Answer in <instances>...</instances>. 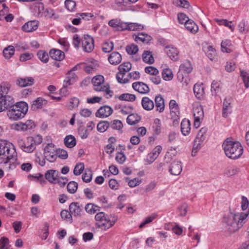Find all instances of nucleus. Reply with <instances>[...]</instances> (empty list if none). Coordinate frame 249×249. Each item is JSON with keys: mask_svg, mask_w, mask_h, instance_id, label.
<instances>
[{"mask_svg": "<svg viewBox=\"0 0 249 249\" xmlns=\"http://www.w3.org/2000/svg\"><path fill=\"white\" fill-rule=\"evenodd\" d=\"M249 215V211L229 213L223 219L225 231L230 234L236 232L247 222Z\"/></svg>", "mask_w": 249, "mask_h": 249, "instance_id": "1", "label": "nucleus"}, {"mask_svg": "<svg viewBox=\"0 0 249 249\" xmlns=\"http://www.w3.org/2000/svg\"><path fill=\"white\" fill-rule=\"evenodd\" d=\"M222 148L226 156L231 159H238L243 153V148L239 142L228 138L224 141Z\"/></svg>", "mask_w": 249, "mask_h": 249, "instance_id": "2", "label": "nucleus"}, {"mask_svg": "<svg viewBox=\"0 0 249 249\" xmlns=\"http://www.w3.org/2000/svg\"><path fill=\"white\" fill-rule=\"evenodd\" d=\"M96 225L105 230L112 227L117 221V217L114 214L107 215L104 212H99L95 215Z\"/></svg>", "mask_w": 249, "mask_h": 249, "instance_id": "3", "label": "nucleus"}, {"mask_svg": "<svg viewBox=\"0 0 249 249\" xmlns=\"http://www.w3.org/2000/svg\"><path fill=\"white\" fill-rule=\"evenodd\" d=\"M28 109L27 104L25 102H20L14 105L7 111L9 118L13 120H17L24 117Z\"/></svg>", "mask_w": 249, "mask_h": 249, "instance_id": "4", "label": "nucleus"}, {"mask_svg": "<svg viewBox=\"0 0 249 249\" xmlns=\"http://www.w3.org/2000/svg\"><path fill=\"white\" fill-rule=\"evenodd\" d=\"M13 145L4 140H0V161L4 159H12L16 155Z\"/></svg>", "mask_w": 249, "mask_h": 249, "instance_id": "5", "label": "nucleus"}, {"mask_svg": "<svg viewBox=\"0 0 249 249\" xmlns=\"http://www.w3.org/2000/svg\"><path fill=\"white\" fill-rule=\"evenodd\" d=\"M132 65L129 62H124L118 67L119 72L116 74L117 81L121 84H125L129 81L128 77L125 75L131 69Z\"/></svg>", "mask_w": 249, "mask_h": 249, "instance_id": "6", "label": "nucleus"}, {"mask_svg": "<svg viewBox=\"0 0 249 249\" xmlns=\"http://www.w3.org/2000/svg\"><path fill=\"white\" fill-rule=\"evenodd\" d=\"M104 77L102 75L94 76L92 79L94 89L97 91H105L107 94L111 96L112 91L107 85H104Z\"/></svg>", "mask_w": 249, "mask_h": 249, "instance_id": "7", "label": "nucleus"}, {"mask_svg": "<svg viewBox=\"0 0 249 249\" xmlns=\"http://www.w3.org/2000/svg\"><path fill=\"white\" fill-rule=\"evenodd\" d=\"M193 112L194 117V126L197 128L200 126L201 123L203 120V108L200 105L196 104L194 106Z\"/></svg>", "mask_w": 249, "mask_h": 249, "instance_id": "8", "label": "nucleus"}, {"mask_svg": "<svg viewBox=\"0 0 249 249\" xmlns=\"http://www.w3.org/2000/svg\"><path fill=\"white\" fill-rule=\"evenodd\" d=\"M44 157L48 161L53 162L57 159L56 150L55 145L52 143H48L44 149Z\"/></svg>", "mask_w": 249, "mask_h": 249, "instance_id": "9", "label": "nucleus"}, {"mask_svg": "<svg viewBox=\"0 0 249 249\" xmlns=\"http://www.w3.org/2000/svg\"><path fill=\"white\" fill-rule=\"evenodd\" d=\"M18 144L20 148L26 153H32L36 149L29 137L27 139L26 141H23L22 139H18Z\"/></svg>", "mask_w": 249, "mask_h": 249, "instance_id": "10", "label": "nucleus"}, {"mask_svg": "<svg viewBox=\"0 0 249 249\" xmlns=\"http://www.w3.org/2000/svg\"><path fill=\"white\" fill-rule=\"evenodd\" d=\"M35 126V123L31 120H27L24 123L19 122L13 124L12 125V128L17 131H26L32 129Z\"/></svg>", "mask_w": 249, "mask_h": 249, "instance_id": "11", "label": "nucleus"}, {"mask_svg": "<svg viewBox=\"0 0 249 249\" xmlns=\"http://www.w3.org/2000/svg\"><path fill=\"white\" fill-rule=\"evenodd\" d=\"M82 47L86 52H91L94 49V40L89 35H85L81 39Z\"/></svg>", "mask_w": 249, "mask_h": 249, "instance_id": "12", "label": "nucleus"}, {"mask_svg": "<svg viewBox=\"0 0 249 249\" xmlns=\"http://www.w3.org/2000/svg\"><path fill=\"white\" fill-rule=\"evenodd\" d=\"M133 39L138 43H148L152 39V37L144 33H138L134 34L132 36Z\"/></svg>", "mask_w": 249, "mask_h": 249, "instance_id": "13", "label": "nucleus"}, {"mask_svg": "<svg viewBox=\"0 0 249 249\" xmlns=\"http://www.w3.org/2000/svg\"><path fill=\"white\" fill-rule=\"evenodd\" d=\"M182 170L181 162L179 160L173 161L169 167V172L174 176L179 175Z\"/></svg>", "mask_w": 249, "mask_h": 249, "instance_id": "14", "label": "nucleus"}, {"mask_svg": "<svg viewBox=\"0 0 249 249\" xmlns=\"http://www.w3.org/2000/svg\"><path fill=\"white\" fill-rule=\"evenodd\" d=\"M113 112V109L108 106L101 107L96 112L95 115L97 117L106 118L110 116Z\"/></svg>", "mask_w": 249, "mask_h": 249, "instance_id": "15", "label": "nucleus"}, {"mask_svg": "<svg viewBox=\"0 0 249 249\" xmlns=\"http://www.w3.org/2000/svg\"><path fill=\"white\" fill-rule=\"evenodd\" d=\"M133 89L141 94L148 93L150 89L149 87L145 83L142 82H135L132 84Z\"/></svg>", "mask_w": 249, "mask_h": 249, "instance_id": "16", "label": "nucleus"}, {"mask_svg": "<svg viewBox=\"0 0 249 249\" xmlns=\"http://www.w3.org/2000/svg\"><path fill=\"white\" fill-rule=\"evenodd\" d=\"M164 51L172 60L177 61L178 59L179 52L177 48L172 46H166Z\"/></svg>", "mask_w": 249, "mask_h": 249, "instance_id": "17", "label": "nucleus"}, {"mask_svg": "<svg viewBox=\"0 0 249 249\" xmlns=\"http://www.w3.org/2000/svg\"><path fill=\"white\" fill-rule=\"evenodd\" d=\"M69 209L72 215L79 216L81 215L82 212V206L78 202H72L70 204Z\"/></svg>", "mask_w": 249, "mask_h": 249, "instance_id": "18", "label": "nucleus"}, {"mask_svg": "<svg viewBox=\"0 0 249 249\" xmlns=\"http://www.w3.org/2000/svg\"><path fill=\"white\" fill-rule=\"evenodd\" d=\"M0 102L2 104L4 109L11 108L14 105V100L13 97L9 95H5L0 97Z\"/></svg>", "mask_w": 249, "mask_h": 249, "instance_id": "19", "label": "nucleus"}, {"mask_svg": "<svg viewBox=\"0 0 249 249\" xmlns=\"http://www.w3.org/2000/svg\"><path fill=\"white\" fill-rule=\"evenodd\" d=\"M59 176V173L55 170H49L45 174V178L50 183L54 184Z\"/></svg>", "mask_w": 249, "mask_h": 249, "instance_id": "20", "label": "nucleus"}, {"mask_svg": "<svg viewBox=\"0 0 249 249\" xmlns=\"http://www.w3.org/2000/svg\"><path fill=\"white\" fill-rule=\"evenodd\" d=\"M232 99L230 97H226L224 99L222 115L224 117H226L231 113V103Z\"/></svg>", "mask_w": 249, "mask_h": 249, "instance_id": "21", "label": "nucleus"}, {"mask_svg": "<svg viewBox=\"0 0 249 249\" xmlns=\"http://www.w3.org/2000/svg\"><path fill=\"white\" fill-rule=\"evenodd\" d=\"M34 83V79L31 77L18 78L16 81V84L20 87L32 86Z\"/></svg>", "mask_w": 249, "mask_h": 249, "instance_id": "22", "label": "nucleus"}, {"mask_svg": "<svg viewBox=\"0 0 249 249\" xmlns=\"http://www.w3.org/2000/svg\"><path fill=\"white\" fill-rule=\"evenodd\" d=\"M108 25L117 31H124L126 27L124 22L117 19H113L108 22Z\"/></svg>", "mask_w": 249, "mask_h": 249, "instance_id": "23", "label": "nucleus"}, {"mask_svg": "<svg viewBox=\"0 0 249 249\" xmlns=\"http://www.w3.org/2000/svg\"><path fill=\"white\" fill-rule=\"evenodd\" d=\"M122 59V55L117 52H113L109 55L108 60L113 65H117L120 63Z\"/></svg>", "mask_w": 249, "mask_h": 249, "instance_id": "24", "label": "nucleus"}, {"mask_svg": "<svg viewBox=\"0 0 249 249\" xmlns=\"http://www.w3.org/2000/svg\"><path fill=\"white\" fill-rule=\"evenodd\" d=\"M51 57L56 61L62 60L65 57L64 52L60 50L53 49L49 53Z\"/></svg>", "mask_w": 249, "mask_h": 249, "instance_id": "25", "label": "nucleus"}, {"mask_svg": "<svg viewBox=\"0 0 249 249\" xmlns=\"http://www.w3.org/2000/svg\"><path fill=\"white\" fill-rule=\"evenodd\" d=\"M194 92L198 99L203 98L205 94L204 88L202 84H196L194 86Z\"/></svg>", "mask_w": 249, "mask_h": 249, "instance_id": "26", "label": "nucleus"}, {"mask_svg": "<svg viewBox=\"0 0 249 249\" xmlns=\"http://www.w3.org/2000/svg\"><path fill=\"white\" fill-rule=\"evenodd\" d=\"M38 22L32 20L26 23L22 27V30L26 32H31L37 29Z\"/></svg>", "mask_w": 249, "mask_h": 249, "instance_id": "27", "label": "nucleus"}, {"mask_svg": "<svg viewBox=\"0 0 249 249\" xmlns=\"http://www.w3.org/2000/svg\"><path fill=\"white\" fill-rule=\"evenodd\" d=\"M207 130L208 129L206 127H204L201 128L198 132L195 141L200 143L201 144H202L206 138Z\"/></svg>", "mask_w": 249, "mask_h": 249, "instance_id": "28", "label": "nucleus"}, {"mask_svg": "<svg viewBox=\"0 0 249 249\" xmlns=\"http://www.w3.org/2000/svg\"><path fill=\"white\" fill-rule=\"evenodd\" d=\"M47 102L46 100L42 98H37L36 100L33 101L31 105V109L35 110L42 108L44 106L46 105Z\"/></svg>", "mask_w": 249, "mask_h": 249, "instance_id": "29", "label": "nucleus"}, {"mask_svg": "<svg viewBox=\"0 0 249 249\" xmlns=\"http://www.w3.org/2000/svg\"><path fill=\"white\" fill-rule=\"evenodd\" d=\"M142 105L145 110L148 111L152 110L154 107L153 101L147 97H144L142 98Z\"/></svg>", "mask_w": 249, "mask_h": 249, "instance_id": "30", "label": "nucleus"}, {"mask_svg": "<svg viewBox=\"0 0 249 249\" xmlns=\"http://www.w3.org/2000/svg\"><path fill=\"white\" fill-rule=\"evenodd\" d=\"M126 27L124 28V30L129 31H138L142 30L144 28V26L141 24L137 23H128L124 22Z\"/></svg>", "mask_w": 249, "mask_h": 249, "instance_id": "31", "label": "nucleus"}, {"mask_svg": "<svg viewBox=\"0 0 249 249\" xmlns=\"http://www.w3.org/2000/svg\"><path fill=\"white\" fill-rule=\"evenodd\" d=\"M190 122L188 120H183L181 123V131L184 136L188 135L191 130Z\"/></svg>", "mask_w": 249, "mask_h": 249, "instance_id": "32", "label": "nucleus"}, {"mask_svg": "<svg viewBox=\"0 0 249 249\" xmlns=\"http://www.w3.org/2000/svg\"><path fill=\"white\" fill-rule=\"evenodd\" d=\"M155 101L157 110L159 112H163L164 109V102L163 98L160 95L156 96Z\"/></svg>", "mask_w": 249, "mask_h": 249, "instance_id": "33", "label": "nucleus"}, {"mask_svg": "<svg viewBox=\"0 0 249 249\" xmlns=\"http://www.w3.org/2000/svg\"><path fill=\"white\" fill-rule=\"evenodd\" d=\"M79 104V100L76 97L71 98L66 104L67 108L72 110L78 107Z\"/></svg>", "mask_w": 249, "mask_h": 249, "instance_id": "34", "label": "nucleus"}, {"mask_svg": "<svg viewBox=\"0 0 249 249\" xmlns=\"http://www.w3.org/2000/svg\"><path fill=\"white\" fill-rule=\"evenodd\" d=\"M142 59L145 63L153 64L154 62V58L152 52L149 51H144L142 54Z\"/></svg>", "mask_w": 249, "mask_h": 249, "instance_id": "35", "label": "nucleus"}, {"mask_svg": "<svg viewBox=\"0 0 249 249\" xmlns=\"http://www.w3.org/2000/svg\"><path fill=\"white\" fill-rule=\"evenodd\" d=\"M186 29L193 34H196L198 32V27L196 23L193 20H190L185 24Z\"/></svg>", "mask_w": 249, "mask_h": 249, "instance_id": "36", "label": "nucleus"}, {"mask_svg": "<svg viewBox=\"0 0 249 249\" xmlns=\"http://www.w3.org/2000/svg\"><path fill=\"white\" fill-rule=\"evenodd\" d=\"M100 207L93 204V203H88L85 207L86 212L90 214H94L97 211H100Z\"/></svg>", "mask_w": 249, "mask_h": 249, "instance_id": "37", "label": "nucleus"}, {"mask_svg": "<svg viewBox=\"0 0 249 249\" xmlns=\"http://www.w3.org/2000/svg\"><path fill=\"white\" fill-rule=\"evenodd\" d=\"M11 88V85L8 82H3L0 85V97L6 95Z\"/></svg>", "mask_w": 249, "mask_h": 249, "instance_id": "38", "label": "nucleus"}, {"mask_svg": "<svg viewBox=\"0 0 249 249\" xmlns=\"http://www.w3.org/2000/svg\"><path fill=\"white\" fill-rule=\"evenodd\" d=\"M141 120V117L137 114H129L127 119V123L133 125L138 123Z\"/></svg>", "mask_w": 249, "mask_h": 249, "instance_id": "39", "label": "nucleus"}, {"mask_svg": "<svg viewBox=\"0 0 249 249\" xmlns=\"http://www.w3.org/2000/svg\"><path fill=\"white\" fill-rule=\"evenodd\" d=\"M179 70L187 74L192 71L193 68L190 62L186 61L180 66Z\"/></svg>", "mask_w": 249, "mask_h": 249, "instance_id": "40", "label": "nucleus"}, {"mask_svg": "<svg viewBox=\"0 0 249 249\" xmlns=\"http://www.w3.org/2000/svg\"><path fill=\"white\" fill-rule=\"evenodd\" d=\"M64 143L66 146L71 148L75 145L76 141L73 136L69 135L65 137L64 139Z\"/></svg>", "mask_w": 249, "mask_h": 249, "instance_id": "41", "label": "nucleus"}, {"mask_svg": "<svg viewBox=\"0 0 249 249\" xmlns=\"http://www.w3.org/2000/svg\"><path fill=\"white\" fill-rule=\"evenodd\" d=\"M239 172L238 168L235 166H229L225 169L224 174L228 177H231L236 175Z\"/></svg>", "mask_w": 249, "mask_h": 249, "instance_id": "42", "label": "nucleus"}, {"mask_svg": "<svg viewBox=\"0 0 249 249\" xmlns=\"http://www.w3.org/2000/svg\"><path fill=\"white\" fill-rule=\"evenodd\" d=\"M10 160L11 159H4L3 161L2 160L0 161L1 163H3L5 164V168L7 171L14 170L17 167V163L10 161Z\"/></svg>", "mask_w": 249, "mask_h": 249, "instance_id": "43", "label": "nucleus"}, {"mask_svg": "<svg viewBox=\"0 0 249 249\" xmlns=\"http://www.w3.org/2000/svg\"><path fill=\"white\" fill-rule=\"evenodd\" d=\"M172 3L177 7L183 8H188L190 4L187 0H173Z\"/></svg>", "mask_w": 249, "mask_h": 249, "instance_id": "44", "label": "nucleus"}, {"mask_svg": "<svg viewBox=\"0 0 249 249\" xmlns=\"http://www.w3.org/2000/svg\"><path fill=\"white\" fill-rule=\"evenodd\" d=\"M14 53L15 48L13 46H9L3 51V55L6 59L10 58L14 55Z\"/></svg>", "mask_w": 249, "mask_h": 249, "instance_id": "45", "label": "nucleus"}, {"mask_svg": "<svg viewBox=\"0 0 249 249\" xmlns=\"http://www.w3.org/2000/svg\"><path fill=\"white\" fill-rule=\"evenodd\" d=\"M162 76L164 80H171L173 77V74L172 70L169 68L163 69L162 72Z\"/></svg>", "mask_w": 249, "mask_h": 249, "instance_id": "46", "label": "nucleus"}, {"mask_svg": "<svg viewBox=\"0 0 249 249\" xmlns=\"http://www.w3.org/2000/svg\"><path fill=\"white\" fill-rule=\"evenodd\" d=\"M231 46V43L230 40H223L221 43V51L224 53H230L231 51L230 48Z\"/></svg>", "mask_w": 249, "mask_h": 249, "instance_id": "47", "label": "nucleus"}, {"mask_svg": "<svg viewBox=\"0 0 249 249\" xmlns=\"http://www.w3.org/2000/svg\"><path fill=\"white\" fill-rule=\"evenodd\" d=\"M43 14L44 16L48 18L57 19L59 17L58 15L55 14L54 10L50 8H46L44 11Z\"/></svg>", "mask_w": 249, "mask_h": 249, "instance_id": "48", "label": "nucleus"}, {"mask_svg": "<svg viewBox=\"0 0 249 249\" xmlns=\"http://www.w3.org/2000/svg\"><path fill=\"white\" fill-rule=\"evenodd\" d=\"M214 20L219 25H224L226 27L229 28L233 32L234 29V26L231 24V21H228L226 19H215Z\"/></svg>", "mask_w": 249, "mask_h": 249, "instance_id": "49", "label": "nucleus"}, {"mask_svg": "<svg viewBox=\"0 0 249 249\" xmlns=\"http://www.w3.org/2000/svg\"><path fill=\"white\" fill-rule=\"evenodd\" d=\"M76 77V76L74 73L71 71H69L64 80V83H66V86L71 85L74 82Z\"/></svg>", "mask_w": 249, "mask_h": 249, "instance_id": "50", "label": "nucleus"}, {"mask_svg": "<svg viewBox=\"0 0 249 249\" xmlns=\"http://www.w3.org/2000/svg\"><path fill=\"white\" fill-rule=\"evenodd\" d=\"M119 99L122 101L133 102L136 100V96L133 94L124 93L119 97Z\"/></svg>", "mask_w": 249, "mask_h": 249, "instance_id": "51", "label": "nucleus"}, {"mask_svg": "<svg viewBox=\"0 0 249 249\" xmlns=\"http://www.w3.org/2000/svg\"><path fill=\"white\" fill-rule=\"evenodd\" d=\"M206 53L208 58L211 60H214L216 56V51L212 46L207 47Z\"/></svg>", "mask_w": 249, "mask_h": 249, "instance_id": "52", "label": "nucleus"}, {"mask_svg": "<svg viewBox=\"0 0 249 249\" xmlns=\"http://www.w3.org/2000/svg\"><path fill=\"white\" fill-rule=\"evenodd\" d=\"M219 86V83L217 81H213L212 82L211 85V92L213 95L215 96L218 95V93L220 91Z\"/></svg>", "mask_w": 249, "mask_h": 249, "instance_id": "53", "label": "nucleus"}, {"mask_svg": "<svg viewBox=\"0 0 249 249\" xmlns=\"http://www.w3.org/2000/svg\"><path fill=\"white\" fill-rule=\"evenodd\" d=\"M92 173L90 169H87L82 176V180L85 182H89L92 179Z\"/></svg>", "mask_w": 249, "mask_h": 249, "instance_id": "54", "label": "nucleus"}, {"mask_svg": "<svg viewBox=\"0 0 249 249\" xmlns=\"http://www.w3.org/2000/svg\"><path fill=\"white\" fill-rule=\"evenodd\" d=\"M114 48V44L111 41H106L102 46V50L105 53L110 52Z\"/></svg>", "mask_w": 249, "mask_h": 249, "instance_id": "55", "label": "nucleus"}, {"mask_svg": "<svg viewBox=\"0 0 249 249\" xmlns=\"http://www.w3.org/2000/svg\"><path fill=\"white\" fill-rule=\"evenodd\" d=\"M238 28L241 33H246L249 31V26L246 25L244 20H242L239 23Z\"/></svg>", "mask_w": 249, "mask_h": 249, "instance_id": "56", "label": "nucleus"}, {"mask_svg": "<svg viewBox=\"0 0 249 249\" xmlns=\"http://www.w3.org/2000/svg\"><path fill=\"white\" fill-rule=\"evenodd\" d=\"M138 50V46L134 44H130L126 47V51L129 54H135Z\"/></svg>", "mask_w": 249, "mask_h": 249, "instance_id": "57", "label": "nucleus"}, {"mask_svg": "<svg viewBox=\"0 0 249 249\" xmlns=\"http://www.w3.org/2000/svg\"><path fill=\"white\" fill-rule=\"evenodd\" d=\"M85 168L84 164L83 163L80 162L77 164L74 167L73 170V174L75 176L80 175L84 171Z\"/></svg>", "mask_w": 249, "mask_h": 249, "instance_id": "58", "label": "nucleus"}, {"mask_svg": "<svg viewBox=\"0 0 249 249\" xmlns=\"http://www.w3.org/2000/svg\"><path fill=\"white\" fill-rule=\"evenodd\" d=\"M161 122L158 118H156L154 121L153 128L154 132L156 134H159L161 130Z\"/></svg>", "mask_w": 249, "mask_h": 249, "instance_id": "59", "label": "nucleus"}, {"mask_svg": "<svg viewBox=\"0 0 249 249\" xmlns=\"http://www.w3.org/2000/svg\"><path fill=\"white\" fill-rule=\"evenodd\" d=\"M145 72L151 76L158 75L159 71L157 69L153 66H148L144 69Z\"/></svg>", "mask_w": 249, "mask_h": 249, "instance_id": "60", "label": "nucleus"}, {"mask_svg": "<svg viewBox=\"0 0 249 249\" xmlns=\"http://www.w3.org/2000/svg\"><path fill=\"white\" fill-rule=\"evenodd\" d=\"M78 184L75 181H71L67 185L68 191L71 194H74L77 190Z\"/></svg>", "mask_w": 249, "mask_h": 249, "instance_id": "61", "label": "nucleus"}, {"mask_svg": "<svg viewBox=\"0 0 249 249\" xmlns=\"http://www.w3.org/2000/svg\"><path fill=\"white\" fill-rule=\"evenodd\" d=\"M109 126V123L107 122H100L97 126V129L100 132H104L107 130Z\"/></svg>", "mask_w": 249, "mask_h": 249, "instance_id": "62", "label": "nucleus"}, {"mask_svg": "<svg viewBox=\"0 0 249 249\" xmlns=\"http://www.w3.org/2000/svg\"><path fill=\"white\" fill-rule=\"evenodd\" d=\"M178 19L180 24H186L191 19L184 13H179L178 15Z\"/></svg>", "mask_w": 249, "mask_h": 249, "instance_id": "63", "label": "nucleus"}, {"mask_svg": "<svg viewBox=\"0 0 249 249\" xmlns=\"http://www.w3.org/2000/svg\"><path fill=\"white\" fill-rule=\"evenodd\" d=\"M241 76L246 88H249V73L245 71H241Z\"/></svg>", "mask_w": 249, "mask_h": 249, "instance_id": "64", "label": "nucleus"}]
</instances>
